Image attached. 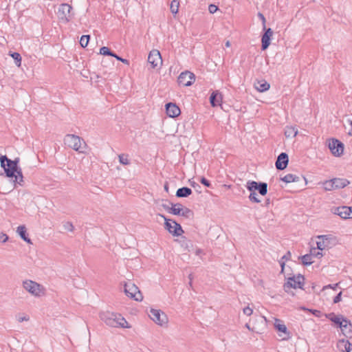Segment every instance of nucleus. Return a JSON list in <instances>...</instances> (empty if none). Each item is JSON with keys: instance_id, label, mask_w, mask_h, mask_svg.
I'll use <instances>...</instances> for the list:
<instances>
[{"instance_id": "c85d7f7f", "label": "nucleus", "mask_w": 352, "mask_h": 352, "mask_svg": "<svg viewBox=\"0 0 352 352\" xmlns=\"http://www.w3.org/2000/svg\"><path fill=\"white\" fill-rule=\"evenodd\" d=\"M192 194V190L188 187H182L179 188L176 192L177 197H188Z\"/></svg>"}, {"instance_id": "c9c22d12", "label": "nucleus", "mask_w": 352, "mask_h": 352, "mask_svg": "<svg viewBox=\"0 0 352 352\" xmlns=\"http://www.w3.org/2000/svg\"><path fill=\"white\" fill-rule=\"evenodd\" d=\"M333 186V179L327 180L323 183V188L327 191L335 190Z\"/></svg>"}, {"instance_id": "c03bdc74", "label": "nucleus", "mask_w": 352, "mask_h": 352, "mask_svg": "<svg viewBox=\"0 0 352 352\" xmlns=\"http://www.w3.org/2000/svg\"><path fill=\"white\" fill-rule=\"evenodd\" d=\"M243 312L245 315L250 316L252 314L253 309L248 306L243 309Z\"/></svg>"}, {"instance_id": "864d4df0", "label": "nucleus", "mask_w": 352, "mask_h": 352, "mask_svg": "<svg viewBox=\"0 0 352 352\" xmlns=\"http://www.w3.org/2000/svg\"><path fill=\"white\" fill-rule=\"evenodd\" d=\"M292 256V254H291V252L289 251H288L281 258V260H286V261H288L290 259Z\"/></svg>"}, {"instance_id": "49530a36", "label": "nucleus", "mask_w": 352, "mask_h": 352, "mask_svg": "<svg viewBox=\"0 0 352 352\" xmlns=\"http://www.w3.org/2000/svg\"><path fill=\"white\" fill-rule=\"evenodd\" d=\"M218 10V7L214 4H210L208 6V11L210 14H214Z\"/></svg>"}, {"instance_id": "052dcab7", "label": "nucleus", "mask_w": 352, "mask_h": 352, "mask_svg": "<svg viewBox=\"0 0 352 352\" xmlns=\"http://www.w3.org/2000/svg\"><path fill=\"white\" fill-rule=\"evenodd\" d=\"M270 204V199H267L265 201V206L268 207V206Z\"/></svg>"}, {"instance_id": "9b49d317", "label": "nucleus", "mask_w": 352, "mask_h": 352, "mask_svg": "<svg viewBox=\"0 0 352 352\" xmlns=\"http://www.w3.org/2000/svg\"><path fill=\"white\" fill-rule=\"evenodd\" d=\"M149 317L156 324L161 326L168 322L166 315L160 310L151 309L150 311Z\"/></svg>"}, {"instance_id": "6ab92c4d", "label": "nucleus", "mask_w": 352, "mask_h": 352, "mask_svg": "<svg viewBox=\"0 0 352 352\" xmlns=\"http://www.w3.org/2000/svg\"><path fill=\"white\" fill-rule=\"evenodd\" d=\"M166 111L167 116L170 118H176L181 113L180 109L178 106L172 102H169L166 104Z\"/></svg>"}, {"instance_id": "9d476101", "label": "nucleus", "mask_w": 352, "mask_h": 352, "mask_svg": "<svg viewBox=\"0 0 352 352\" xmlns=\"http://www.w3.org/2000/svg\"><path fill=\"white\" fill-rule=\"evenodd\" d=\"M195 80V76L193 73L189 71H185L182 72L178 78L177 82L180 85L185 87L190 86L193 84Z\"/></svg>"}, {"instance_id": "09e8293b", "label": "nucleus", "mask_w": 352, "mask_h": 352, "mask_svg": "<svg viewBox=\"0 0 352 352\" xmlns=\"http://www.w3.org/2000/svg\"><path fill=\"white\" fill-rule=\"evenodd\" d=\"M0 240L2 243H6L8 240V236L3 232H0Z\"/></svg>"}, {"instance_id": "2eb2a0df", "label": "nucleus", "mask_w": 352, "mask_h": 352, "mask_svg": "<svg viewBox=\"0 0 352 352\" xmlns=\"http://www.w3.org/2000/svg\"><path fill=\"white\" fill-rule=\"evenodd\" d=\"M332 237L331 235H320L317 236V249L319 250H323L326 248H329L331 245V241Z\"/></svg>"}, {"instance_id": "f704fd0d", "label": "nucleus", "mask_w": 352, "mask_h": 352, "mask_svg": "<svg viewBox=\"0 0 352 352\" xmlns=\"http://www.w3.org/2000/svg\"><path fill=\"white\" fill-rule=\"evenodd\" d=\"M10 56H12L14 60H15L16 65L19 67L21 64V56L19 53L18 52H10L9 53Z\"/></svg>"}, {"instance_id": "39448f33", "label": "nucleus", "mask_w": 352, "mask_h": 352, "mask_svg": "<svg viewBox=\"0 0 352 352\" xmlns=\"http://www.w3.org/2000/svg\"><path fill=\"white\" fill-rule=\"evenodd\" d=\"M159 215L164 219V227L169 232V233L175 236H179L182 235V234L184 232V230L180 224L174 220L167 219L164 214Z\"/></svg>"}, {"instance_id": "bb28decb", "label": "nucleus", "mask_w": 352, "mask_h": 352, "mask_svg": "<svg viewBox=\"0 0 352 352\" xmlns=\"http://www.w3.org/2000/svg\"><path fill=\"white\" fill-rule=\"evenodd\" d=\"M254 87L258 91L263 92L268 90L270 87V85L267 81L263 80L256 82L254 83Z\"/></svg>"}, {"instance_id": "e2e57ef3", "label": "nucleus", "mask_w": 352, "mask_h": 352, "mask_svg": "<svg viewBox=\"0 0 352 352\" xmlns=\"http://www.w3.org/2000/svg\"><path fill=\"white\" fill-rule=\"evenodd\" d=\"M349 122L351 126V132H349V134L352 135V120H349Z\"/></svg>"}, {"instance_id": "c756f323", "label": "nucleus", "mask_w": 352, "mask_h": 352, "mask_svg": "<svg viewBox=\"0 0 352 352\" xmlns=\"http://www.w3.org/2000/svg\"><path fill=\"white\" fill-rule=\"evenodd\" d=\"M326 316L331 321H332L333 322L336 324L338 326V327H340V326L342 325V322H344L342 320V317H343V316H341V315L340 316H336L333 313H331V314H329L328 315H327Z\"/></svg>"}, {"instance_id": "0e129e2a", "label": "nucleus", "mask_w": 352, "mask_h": 352, "mask_svg": "<svg viewBox=\"0 0 352 352\" xmlns=\"http://www.w3.org/2000/svg\"><path fill=\"white\" fill-rule=\"evenodd\" d=\"M202 252V250L199 248H198L197 250H196V254L197 255H199V254H201Z\"/></svg>"}, {"instance_id": "680f3d73", "label": "nucleus", "mask_w": 352, "mask_h": 352, "mask_svg": "<svg viewBox=\"0 0 352 352\" xmlns=\"http://www.w3.org/2000/svg\"><path fill=\"white\" fill-rule=\"evenodd\" d=\"M164 190L168 192V183H166L164 184Z\"/></svg>"}, {"instance_id": "2f4dec72", "label": "nucleus", "mask_w": 352, "mask_h": 352, "mask_svg": "<svg viewBox=\"0 0 352 352\" xmlns=\"http://www.w3.org/2000/svg\"><path fill=\"white\" fill-rule=\"evenodd\" d=\"M171 205V213L175 215H180L181 212L182 211V209L184 208V206L181 204H173L170 203Z\"/></svg>"}, {"instance_id": "5fc2aeb1", "label": "nucleus", "mask_w": 352, "mask_h": 352, "mask_svg": "<svg viewBox=\"0 0 352 352\" xmlns=\"http://www.w3.org/2000/svg\"><path fill=\"white\" fill-rule=\"evenodd\" d=\"M338 283H336V284H335V285H326V286H324V287H323V290H324V289H327V288H331V289H333L336 290V288L338 287Z\"/></svg>"}, {"instance_id": "4468645a", "label": "nucleus", "mask_w": 352, "mask_h": 352, "mask_svg": "<svg viewBox=\"0 0 352 352\" xmlns=\"http://www.w3.org/2000/svg\"><path fill=\"white\" fill-rule=\"evenodd\" d=\"M263 24L264 33L261 37V49L265 50L270 45V41L273 35V30L271 28H267L265 23Z\"/></svg>"}, {"instance_id": "37998d69", "label": "nucleus", "mask_w": 352, "mask_h": 352, "mask_svg": "<svg viewBox=\"0 0 352 352\" xmlns=\"http://www.w3.org/2000/svg\"><path fill=\"white\" fill-rule=\"evenodd\" d=\"M64 228H65V230H66L67 231L72 232L74 229V227L72 223L66 222L64 224Z\"/></svg>"}, {"instance_id": "8fccbe9b", "label": "nucleus", "mask_w": 352, "mask_h": 352, "mask_svg": "<svg viewBox=\"0 0 352 352\" xmlns=\"http://www.w3.org/2000/svg\"><path fill=\"white\" fill-rule=\"evenodd\" d=\"M200 182L204 184V186H207V187H210V182L206 179L205 177H201V180H200Z\"/></svg>"}, {"instance_id": "473e14b6", "label": "nucleus", "mask_w": 352, "mask_h": 352, "mask_svg": "<svg viewBox=\"0 0 352 352\" xmlns=\"http://www.w3.org/2000/svg\"><path fill=\"white\" fill-rule=\"evenodd\" d=\"M301 260H302V263L304 265H311L313 261H312V254H307L304 256H302L300 257Z\"/></svg>"}, {"instance_id": "aec40b11", "label": "nucleus", "mask_w": 352, "mask_h": 352, "mask_svg": "<svg viewBox=\"0 0 352 352\" xmlns=\"http://www.w3.org/2000/svg\"><path fill=\"white\" fill-rule=\"evenodd\" d=\"M342 320L344 322L340 328L346 337L351 338L352 336V324L351 321L346 318L342 317Z\"/></svg>"}, {"instance_id": "0eeeda50", "label": "nucleus", "mask_w": 352, "mask_h": 352, "mask_svg": "<svg viewBox=\"0 0 352 352\" xmlns=\"http://www.w3.org/2000/svg\"><path fill=\"white\" fill-rule=\"evenodd\" d=\"M305 278L303 276L299 274L297 276L289 277L287 279V281L284 284L283 287L284 290L286 292H289V290L291 288L296 289V288H302L304 285Z\"/></svg>"}, {"instance_id": "dca6fc26", "label": "nucleus", "mask_w": 352, "mask_h": 352, "mask_svg": "<svg viewBox=\"0 0 352 352\" xmlns=\"http://www.w3.org/2000/svg\"><path fill=\"white\" fill-rule=\"evenodd\" d=\"M289 162L288 155L286 153H281L275 162L277 170H283L287 166Z\"/></svg>"}, {"instance_id": "a19ab883", "label": "nucleus", "mask_w": 352, "mask_h": 352, "mask_svg": "<svg viewBox=\"0 0 352 352\" xmlns=\"http://www.w3.org/2000/svg\"><path fill=\"white\" fill-rule=\"evenodd\" d=\"M319 250H318L317 248H312L310 251V254H312V257L313 256H316V257H318V258H320L322 256V252H320V251H318Z\"/></svg>"}, {"instance_id": "bf43d9fd", "label": "nucleus", "mask_w": 352, "mask_h": 352, "mask_svg": "<svg viewBox=\"0 0 352 352\" xmlns=\"http://www.w3.org/2000/svg\"><path fill=\"white\" fill-rule=\"evenodd\" d=\"M12 162H14L15 166H19L18 164L19 162V157H16L14 160H12Z\"/></svg>"}, {"instance_id": "4d7b16f0", "label": "nucleus", "mask_w": 352, "mask_h": 352, "mask_svg": "<svg viewBox=\"0 0 352 352\" xmlns=\"http://www.w3.org/2000/svg\"><path fill=\"white\" fill-rule=\"evenodd\" d=\"M258 17L260 18V19L262 21V22H265V18L263 14L258 13Z\"/></svg>"}, {"instance_id": "e433bc0d", "label": "nucleus", "mask_w": 352, "mask_h": 352, "mask_svg": "<svg viewBox=\"0 0 352 352\" xmlns=\"http://www.w3.org/2000/svg\"><path fill=\"white\" fill-rule=\"evenodd\" d=\"M100 54L104 56H111L112 57L114 56V52L111 51L107 47H102L100 49Z\"/></svg>"}, {"instance_id": "4be33fe9", "label": "nucleus", "mask_w": 352, "mask_h": 352, "mask_svg": "<svg viewBox=\"0 0 352 352\" xmlns=\"http://www.w3.org/2000/svg\"><path fill=\"white\" fill-rule=\"evenodd\" d=\"M222 100L221 94L217 91H213L210 96V102L212 107H217L221 104Z\"/></svg>"}, {"instance_id": "4c0bfd02", "label": "nucleus", "mask_w": 352, "mask_h": 352, "mask_svg": "<svg viewBox=\"0 0 352 352\" xmlns=\"http://www.w3.org/2000/svg\"><path fill=\"white\" fill-rule=\"evenodd\" d=\"M179 2L178 0H173L170 3V10L173 14L178 12Z\"/></svg>"}, {"instance_id": "774afa93", "label": "nucleus", "mask_w": 352, "mask_h": 352, "mask_svg": "<svg viewBox=\"0 0 352 352\" xmlns=\"http://www.w3.org/2000/svg\"><path fill=\"white\" fill-rule=\"evenodd\" d=\"M245 327H246L248 329H250V325H249L248 324H245Z\"/></svg>"}, {"instance_id": "a211bd4d", "label": "nucleus", "mask_w": 352, "mask_h": 352, "mask_svg": "<svg viewBox=\"0 0 352 352\" xmlns=\"http://www.w3.org/2000/svg\"><path fill=\"white\" fill-rule=\"evenodd\" d=\"M274 327L278 331L284 333L285 336L282 338V340H287L290 338V333L287 331V327L284 324L282 320L275 319Z\"/></svg>"}, {"instance_id": "58836bf2", "label": "nucleus", "mask_w": 352, "mask_h": 352, "mask_svg": "<svg viewBox=\"0 0 352 352\" xmlns=\"http://www.w3.org/2000/svg\"><path fill=\"white\" fill-rule=\"evenodd\" d=\"M89 39H90V36L89 35H82L80 37V45L82 47H87L88 43H89Z\"/></svg>"}, {"instance_id": "69168bd1", "label": "nucleus", "mask_w": 352, "mask_h": 352, "mask_svg": "<svg viewBox=\"0 0 352 352\" xmlns=\"http://www.w3.org/2000/svg\"><path fill=\"white\" fill-rule=\"evenodd\" d=\"M226 46L227 47H229L230 46V42L229 41H227L226 42Z\"/></svg>"}, {"instance_id": "338daca9", "label": "nucleus", "mask_w": 352, "mask_h": 352, "mask_svg": "<svg viewBox=\"0 0 352 352\" xmlns=\"http://www.w3.org/2000/svg\"><path fill=\"white\" fill-rule=\"evenodd\" d=\"M188 278H189L190 281H192V279H193V276H192V274H189V276H188Z\"/></svg>"}, {"instance_id": "6e6d98bb", "label": "nucleus", "mask_w": 352, "mask_h": 352, "mask_svg": "<svg viewBox=\"0 0 352 352\" xmlns=\"http://www.w3.org/2000/svg\"><path fill=\"white\" fill-rule=\"evenodd\" d=\"M162 206L163 207V208L164 210H166L167 212L171 213V207H170L168 205L166 204H162Z\"/></svg>"}, {"instance_id": "20e7f679", "label": "nucleus", "mask_w": 352, "mask_h": 352, "mask_svg": "<svg viewBox=\"0 0 352 352\" xmlns=\"http://www.w3.org/2000/svg\"><path fill=\"white\" fill-rule=\"evenodd\" d=\"M64 141L65 144L69 147L79 153H83V151L81 149L82 144H85V142L79 136L73 134H67L65 135Z\"/></svg>"}, {"instance_id": "b1692460", "label": "nucleus", "mask_w": 352, "mask_h": 352, "mask_svg": "<svg viewBox=\"0 0 352 352\" xmlns=\"http://www.w3.org/2000/svg\"><path fill=\"white\" fill-rule=\"evenodd\" d=\"M332 179L335 189L343 188L350 184L349 181L344 178H333Z\"/></svg>"}, {"instance_id": "f8f14e48", "label": "nucleus", "mask_w": 352, "mask_h": 352, "mask_svg": "<svg viewBox=\"0 0 352 352\" xmlns=\"http://www.w3.org/2000/svg\"><path fill=\"white\" fill-rule=\"evenodd\" d=\"M333 214L340 216L342 219L352 218V206H340L331 209Z\"/></svg>"}, {"instance_id": "a18cd8bd", "label": "nucleus", "mask_w": 352, "mask_h": 352, "mask_svg": "<svg viewBox=\"0 0 352 352\" xmlns=\"http://www.w3.org/2000/svg\"><path fill=\"white\" fill-rule=\"evenodd\" d=\"M113 57L116 58L117 60L121 61L122 63H124L126 65H129V60L125 59V58H122V57L118 56L116 53H114V56H113Z\"/></svg>"}, {"instance_id": "7c9ffc66", "label": "nucleus", "mask_w": 352, "mask_h": 352, "mask_svg": "<svg viewBox=\"0 0 352 352\" xmlns=\"http://www.w3.org/2000/svg\"><path fill=\"white\" fill-rule=\"evenodd\" d=\"M298 134V129L294 126H286L285 135L286 138H294Z\"/></svg>"}, {"instance_id": "79ce46f5", "label": "nucleus", "mask_w": 352, "mask_h": 352, "mask_svg": "<svg viewBox=\"0 0 352 352\" xmlns=\"http://www.w3.org/2000/svg\"><path fill=\"white\" fill-rule=\"evenodd\" d=\"M10 160V159H9L6 155H1L0 156V163H1V168H5L6 162L8 163V160Z\"/></svg>"}, {"instance_id": "393cba45", "label": "nucleus", "mask_w": 352, "mask_h": 352, "mask_svg": "<svg viewBox=\"0 0 352 352\" xmlns=\"http://www.w3.org/2000/svg\"><path fill=\"white\" fill-rule=\"evenodd\" d=\"M178 242L179 243L181 247L185 250L190 252L192 249L193 244L192 241L188 239L186 236H182L178 240Z\"/></svg>"}, {"instance_id": "72a5a7b5", "label": "nucleus", "mask_w": 352, "mask_h": 352, "mask_svg": "<svg viewBox=\"0 0 352 352\" xmlns=\"http://www.w3.org/2000/svg\"><path fill=\"white\" fill-rule=\"evenodd\" d=\"M193 214V212L190 209L185 206H184L182 211L181 212L180 214L181 216L188 219L192 218Z\"/></svg>"}, {"instance_id": "3c124183", "label": "nucleus", "mask_w": 352, "mask_h": 352, "mask_svg": "<svg viewBox=\"0 0 352 352\" xmlns=\"http://www.w3.org/2000/svg\"><path fill=\"white\" fill-rule=\"evenodd\" d=\"M310 312H311L316 317H320L321 316V311L316 309H309Z\"/></svg>"}, {"instance_id": "6e6552de", "label": "nucleus", "mask_w": 352, "mask_h": 352, "mask_svg": "<svg viewBox=\"0 0 352 352\" xmlns=\"http://www.w3.org/2000/svg\"><path fill=\"white\" fill-rule=\"evenodd\" d=\"M72 7L67 3H63L60 6L58 10V17L60 20L69 22L72 20Z\"/></svg>"}, {"instance_id": "de8ad7c7", "label": "nucleus", "mask_w": 352, "mask_h": 352, "mask_svg": "<svg viewBox=\"0 0 352 352\" xmlns=\"http://www.w3.org/2000/svg\"><path fill=\"white\" fill-rule=\"evenodd\" d=\"M342 292H340L333 298V303H338L341 301Z\"/></svg>"}, {"instance_id": "ea45409f", "label": "nucleus", "mask_w": 352, "mask_h": 352, "mask_svg": "<svg viewBox=\"0 0 352 352\" xmlns=\"http://www.w3.org/2000/svg\"><path fill=\"white\" fill-rule=\"evenodd\" d=\"M118 158L120 163L123 165H128L130 164L129 160L128 158V155L120 154L118 155Z\"/></svg>"}, {"instance_id": "423d86ee", "label": "nucleus", "mask_w": 352, "mask_h": 352, "mask_svg": "<svg viewBox=\"0 0 352 352\" xmlns=\"http://www.w3.org/2000/svg\"><path fill=\"white\" fill-rule=\"evenodd\" d=\"M124 292L127 296L133 298L136 301H142L143 299L139 288L131 282L124 284Z\"/></svg>"}, {"instance_id": "f257e3e1", "label": "nucleus", "mask_w": 352, "mask_h": 352, "mask_svg": "<svg viewBox=\"0 0 352 352\" xmlns=\"http://www.w3.org/2000/svg\"><path fill=\"white\" fill-rule=\"evenodd\" d=\"M100 318L108 326L111 327L130 328L127 321L121 314L109 311H102Z\"/></svg>"}, {"instance_id": "603ef678", "label": "nucleus", "mask_w": 352, "mask_h": 352, "mask_svg": "<svg viewBox=\"0 0 352 352\" xmlns=\"http://www.w3.org/2000/svg\"><path fill=\"white\" fill-rule=\"evenodd\" d=\"M30 320V318L29 316H19L17 319V320L19 322H22L23 321H28Z\"/></svg>"}, {"instance_id": "cd10ccee", "label": "nucleus", "mask_w": 352, "mask_h": 352, "mask_svg": "<svg viewBox=\"0 0 352 352\" xmlns=\"http://www.w3.org/2000/svg\"><path fill=\"white\" fill-rule=\"evenodd\" d=\"M14 179L13 180L14 187L19 186H23V176L22 173L21 168H19L15 173V176H14Z\"/></svg>"}, {"instance_id": "f3484780", "label": "nucleus", "mask_w": 352, "mask_h": 352, "mask_svg": "<svg viewBox=\"0 0 352 352\" xmlns=\"http://www.w3.org/2000/svg\"><path fill=\"white\" fill-rule=\"evenodd\" d=\"M21 168L19 166H15L14 162H12V160H8V163L5 164V168H3L6 177L9 178H14L15 176L16 171Z\"/></svg>"}, {"instance_id": "a878e982", "label": "nucleus", "mask_w": 352, "mask_h": 352, "mask_svg": "<svg viewBox=\"0 0 352 352\" xmlns=\"http://www.w3.org/2000/svg\"><path fill=\"white\" fill-rule=\"evenodd\" d=\"M17 233L19 234V235L21 236V238L25 241V242H27L29 244H32V241L31 239L28 236V234L26 233V228L25 226H19L18 228H17Z\"/></svg>"}, {"instance_id": "f03ea898", "label": "nucleus", "mask_w": 352, "mask_h": 352, "mask_svg": "<svg viewBox=\"0 0 352 352\" xmlns=\"http://www.w3.org/2000/svg\"><path fill=\"white\" fill-rule=\"evenodd\" d=\"M246 188L249 191H250L249 199L250 201L254 203L261 202V199H258L256 190H258L262 196H264L267 193V184L265 182L248 181L247 182Z\"/></svg>"}, {"instance_id": "412c9836", "label": "nucleus", "mask_w": 352, "mask_h": 352, "mask_svg": "<svg viewBox=\"0 0 352 352\" xmlns=\"http://www.w3.org/2000/svg\"><path fill=\"white\" fill-rule=\"evenodd\" d=\"M281 180L285 183H291V182H298L302 180L306 182V179L302 176H298L294 174H287L283 177L281 178Z\"/></svg>"}, {"instance_id": "5701e85b", "label": "nucleus", "mask_w": 352, "mask_h": 352, "mask_svg": "<svg viewBox=\"0 0 352 352\" xmlns=\"http://www.w3.org/2000/svg\"><path fill=\"white\" fill-rule=\"evenodd\" d=\"M337 346L342 352H352V344L348 340H340Z\"/></svg>"}, {"instance_id": "7ed1b4c3", "label": "nucleus", "mask_w": 352, "mask_h": 352, "mask_svg": "<svg viewBox=\"0 0 352 352\" xmlns=\"http://www.w3.org/2000/svg\"><path fill=\"white\" fill-rule=\"evenodd\" d=\"M23 286L26 291L36 297H40L45 294V287L35 281L30 280L23 281Z\"/></svg>"}, {"instance_id": "1a4fd4ad", "label": "nucleus", "mask_w": 352, "mask_h": 352, "mask_svg": "<svg viewBox=\"0 0 352 352\" xmlns=\"http://www.w3.org/2000/svg\"><path fill=\"white\" fill-rule=\"evenodd\" d=\"M328 147L332 155L340 157L344 152V144L340 140L332 138L329 140Z\"/></svg>"}, {"instance_id": "ddd939ff", "label": "nucleus", "mask_w": 352, "mask_h": 352, "mask_svg": "<svg viewBox=\"0 0 352 352\" xmlns=\"http://www.w3.org/2000/svg\"><path fill=\"white\" fill-rule=\"evenodd\" d=\"M148 62L153 69L161 65L162 63V58L160 52L157 50H151L148 56Z\"/></svg>"}, {"instance_id": "13d9d810", "label": "nucleus", "mask_w": 352, "mask_h": 352, "mask_svg": "<svg viewBox=\"0 0 352 352\" xmlns=\"http://www.w3.org/2000/svg\"><path fill=\"white\" fill-rule=\"evenodd\" d=\"M280 267H281V272L283 273V271H284V268H285V262L284 261H280Z\"/></svg>"}]
</instances>
